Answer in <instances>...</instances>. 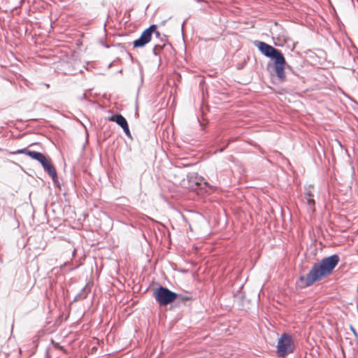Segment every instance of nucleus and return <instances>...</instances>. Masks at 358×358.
<instances>
[{
	"label": "nucleus",
	"instance_id": "1",
	"mask_svg": "<svg viewBox=\"0 0 358 358\" xmlns=\"http://www.w3.org/2000/svg\"><path fill=\"white\" fill-rule=\"evenodd\" d=\"M339 259L338 255L336 254L325 257L320 263L315 264L306 276H301L300 279L305 281L306 286H310L322 277L331 273Z\"/></svg>",
	"mask_w": 358,
	"mask_h": 358
},
{
	"label": "nucleus",
	"instance_id": "2",
	"mask_svg": "<svg viewBox=\"0 0 358 358\" xmlns=\"http://www.w3.org/2000/svg\"><path fill=\"white\" fill-rule=\"evenodd\" d=\"M254 44L265 57L274 61L275 74L280 82H284L286 78L285 69L287 63L281 51L263 41H255Z\"/></svg>",
	"mask_w": 358,
	"mask_h": 358
},
{
	"label": "nucleus",
	"instance_id": "3",
	"mask_svg": "<svg viewBox=\"0 0 358 358\" xmlns=\"http://www.w3.org/2000/svg\"><path fill=\"white\" fill-rule=\"evenodd\" d=\"M294 348L295 345L292 336L286 333L282 334L278 341V356L279 357H285V356L292 353Z\"/></svg>",
	"mask_w": 358,
	"mask_h": 358
},
{
	"label": "nucleus",
	"instance_id": "4",
	"mask_svg": "<svg viewBox=\"0 0 358 358\" xmlns=\"http://www.w3.org/2000/svg\"><path fill=\"white\" fill-rule=\"evenodd\" d=\"M177 296L178 294L176 292L163 286H159L155 291V299L162 306L173 302Z\"/></svg>",
	"mask_w": 358,
	"mask_h": 358
},
{
	"label": "nucleus",
	"instance_id": "5",
	"mask_svg": "<svg viewBox=\"0 0 358 358\" xmlns=\"http://www.w3.org/2000/svg\"><path fill=\"white\" fill-rule=\"evenodd\" d=\"M152 33H155L156 38H160L161 34L157 31V25L152 24L142 32L141 36L138 39L134 41V47H144L150 41Z\"/></svg>",
	"mask_w": 358,
	"mask_h": 358
},
{
	"label": "nucleus",
	"instance_id": "6",
	"mask_svg": "<svg viewBox=\"0 0 358 358\" xmlns=\"http://www.w3.org/2000/svg\"><path fill=\"white\" fill-rule=\"evenodd\" d=\"M13 154H24L30 157L31 159H35L39 162V161L43 159L45 155L43 153L31 151L27 148L19 149L13 152Z\"/></svg>",
	"mask_w": 358,
	"mask_h": 358
},
{
	"label": "nucleus",
	"instance_id": "7",
	"mask_svg": "<svg viewBox=\"0 0 358 358\" xmlns=\"http://www.w3.org/2000/svg\"><path fill=\"white\" fill-rule=\"evenodd\" d=\"M92 289V286L90 283H87L80 291L79 293L76 294L74 297L73 301H81L86 299L88 294L90 293Z\"/></svg>",
	"mask_w": 358,
	"mask_h": 358
},
{
	"label": "nucleus",
	"instance_id": "8",
	"mask_svg": "<svg viewBox=\"0 0 358 358\" xmlns=\"http://www.w3.org/2000/svg\"><path fill=\"white\" fill-rule=\"evenodd\" d=\"M108 120L111 122H115L121 127L128 124L127 120L121 114L111 115L110 117H108Z\"/></svg>",
	"mask_w": 358,
	"mask_h": 358
},
{
	"label": "nucleus",
	"instance_id": "9",
	"mask_svg": "<svg viewBox=\"0 0 358 358\" xmlns=\"http://www.w3.org/2000/svg\"><path fill=\"white\" fill-rule=\"evenodd\" d=\"M159 38L161 41V43L155 44L153 48V53L155 55H158L159 54V51L166 46H171L169 43H166V39L165 36H161L160 38Z\"/></svg>",
	"mask_w": 358,
	"mask_h": 358
},
{
	"label": "nucleus",
	"instance_id": "10",
	"mask_svg": "<svg viewBox=\"0 0 358 358\" xmlns=\"http://www.w3.org/2000/svg\"><path fill=\"white\" fill-rule=\"evenodd\" d=\"M45 171H46L51 178L55 180L57 177V171L54 166L51 164L50 161L43 167Z\"/></svg>",
	"mask_w": 358,
	"mask_h": 358
},
{
	"label": "nucleus",
	"instance_id": "11",
	"mask_svg": "<svg viewBox=\"0 0 358 358\" xmlns=\"http://www.w3.org/2000/svg\"><path fill=\"white\" fill-rule=\"evenodd\" d=\"M187 179L191 180L192 179H194L195 180V187H198L201 185V181L203 178L201 176H199L196 173H192L187 175Z\"/></svg>",
	"mask_w": 358,
	"mask_h": 358
},
{
	"label": "nucleus",
	"instance_id": "12",
	"mask_svg": "<svg viewBox=\"0 0 358 358\" xmlns=\"http://www.w3.org/2000/svg\"><path fill=\"white\" fill-rule=\"evenodd\" d=\"M305 199L306 200L308 210L311 213H314L315 211V201L313 199V197Z\"/></svg>",
	"mask_w": 358,
	"mask_h": 358
},
{
	"label": "nucleus",
	"instance_id": "13",
	"mask_svg": "<svg viewBox=\"0 0 358 358\" xmlns=\"http://www.w3.org/2000/svg\"><path fill=\"white\" fill-rule=\"evenodd\" d=\"M313 189V187L310 185L305 187L304 197L305 198L313 197V194L312 192Z\"/></svg>",
	"mask_w": 358,
	"mask_h": 358
},
{
	"label": "nucleus",
	"instance_id": "14",
	"mask_svg": "<svg viewBox=\"0 0 358 358\" xmlns=\"http://www.w3.org/2000/svg\"><path fill=\"white\" fill-rule=\"evenodd\" d=\"M124 134H126V136L128 137V138H131V132L129 131V126H128V124H127L126 125H124V127H122Z\"/></svg>",
	"mask_w": 358,
	"mask_h": 358
},
{
	"label": "nucleus",
	"instance_id": "15",
	"mask_svg": "<svg viewBox=\"0 0 358 358\" xmlns=\"http://www.w3.org/2000/svg\"><path fill=\"white\" fill-rule=\"evenodd\" d=\"M50 160H48L45 156L43 157V159L39 161V163L42 165V166H45L49 162Z\"/></svg>",
	"mask_w": 358,
	"mask_h": 358
},
{
	"label": "nucleus",
	"instance_id": "16",
	"mask_svg": "<svg viewBox=\"0 0 358 358\" xmlns=\"http://www.w3.org/2000/svg\"><path fill=\"white\" fill-rule=\"evenodd\" d=\"M187 180H188V182H189V188L194 189V187H196L194 179H192L191 180H189V179H187Z\"/></svg>",
	"mask_w": 358,
	"mask_h": 358
},
{
	"label": "nucleus",
	"instance_id": "17",
	"mask_svg": "<svg viewBox=\"0 0 358 358\" xmlns=\"http://www.w3.org/2000/svg\"><path fill=\"white\" fill-rule=\"evenodd\" d=\"M351 330L352 331L353 334H354L355 336H357L356 331H355V329L352 327H351Z\"/></svg>",
	"mask_w": 358,
	"mask_h": 358
},
{
	"label": "nucleus",
	"instance_id": "18",
	"mask_svg": "<svg viewBox=\"0 0 358 358\" xmlns=\"http://www.w3.org/2000/svg\"><path fill=\"white\" fill-rule=\"evenodd\" d=\"M57 348L62 350L63 349V347L62 346H60L59 344H57V345H55Z\"/></svg>",
	"mask_w": 358,
	"mask_h": 358
},
{
	"label": "nucleus",
	"instance_id": "19",
	"mask_svg": "<svg viewBox=\"0 0 358 358\" xmlns=\"http://www.w3.org/2000/svg\"><path fill=\"white\" fill-rule=\"evenodd\" d=\"M83 96L84 98H85V96H86L85 94H83Z\"/></svg>",
	"mask_w": 358,
	"mask_h": 358
},
{
	"label": "nucleus",
	"instance_id": "20",
	"mask_svg": "<svg viewBox=\"0 0 358 358\" xmlns=\"http://www.w3.org/2000/svg\"><path fill=\"white\" fill-rule=\"evenodd\" d=\"M224 150V148L220 149V152H222Z\"/></svg>",
	"mask_w": 358,
	"mask_h": 358
}]
</instances>
